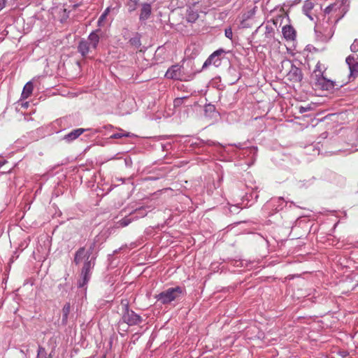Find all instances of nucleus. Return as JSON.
<instances>
[{
  "instance_id": "f257e3e1",
  "label": "nucleus",
  "mask_w": 358,
  "mask_h": 358,
  "mask_svg": "<svg viewBox=\"0 0 358 358\" xmlns=\"http://www.w3.org/2000/svg\"><path fill=\"white\" fill-rule=\"evenodd\" d=\"M109 233L107 230L102 231L95 237L94 242L103 243L107 239ZM94 245L95 243H93L88 250H86L85 248H80L75 254L74 263L76 265H79L83 261H84V264L80 273V279L78 280V283L79 287H84L91 278V271L94 266L95 258L93 257H90V255Z\"/></svg>"
},
{
  "instance_id": "f03ea898",
  "label": "nucleus",
  "mask_w": 358,
  "mask_h": 358,
  "mask_svg": "<svg viewBox=\"0 0 358 358\" xmlns=\"http://www.w3.org/2000/svg\"><path fill=\"white\" fill-rule=\"evenodd\" d=\"M310 83L315 90H329L334 87H342L349 83L348 78H341V76H337L334 80L326 79L323 76V71L320 69L319 64L310 76Z\"/></svg>"
},
{
  "instance_id": "7ed1b4c3",
  "label": "nucleus",
  "mask_w": 358,
  "mask_h": 358,
  "mask_svg": "<svg viewBox=\"0 0 358 358\" xmlns=\"http://www.w3.org/2000/svg\"><path fill=\"white\" fill-rule=\"evenodd\" d=\"M185 289L180 286L170 287L156 294L155 298L162 305L170 304L172 301L180 299L184 295Z\"/></svg>"
},
{
  "instance_id": "20e7f679",
  "label": "nucleus",
  "mask_w": 358,
  "mask_h": 358,
  "mask_svg": "<svg viewBox=\"0 0 358 358\" xmlns=\"http://www.w3.org/2000/svg\"><path fill=\"white\" fill-rule=\"evenodd\" d=\"M280 73L287 80L292 83L301 81L303 77L301 71L289 59L283 60L281 62Z\"/></svg>"
},
{
  "instance_id": "39448f33",
  "label": "nucleus",
  "mask_w": 358,
  "mask_h": 358,
  "mask_svg": "<svg viewBox=\"0 0 358 358\" xmlns=\"http://www.w3.org/2000/svg\"><path fill=\"white\" fill-rule=\"evenodd\" d=\"M121 305L122 306V313L120 322L129 326L138 325L142 322V317L134 311L129 309L127 300L122 299L121 301Z\"/></svg>"
},
{
  "instance_id": "423d86ee",
  "label": "nucleus",
  "mask_w": 358,
  "mask_h": 358,
  "mask_svg": "<svg viewBox=\"0 0 358 358\" xmlns=\"http://www.w3.org/2000/svg\"><path fill=\"white\" fill-rule=\"evenodd\" d=\"M317 40L322 42H328L334 34V26L328 22L317 24L315 27Z\"/></svg>"
},
{
  "instance_id": "0eeeda50",
  "label": "nucleus",
  "mask_w": 358,
  "mask_h": 358,
  "mask_svg": "<svg viewBox=\"0 0 358 358\" xmlns=\"http://www.w3.org/2000/svg\"><path fill=\"white\" fill-rule=\"evenodd\" d=\"M345 62L350 70V75L344 78H348L350 81L351 78L354 80L358 76V55H350L346 57Z\"/></svg>"
},
{
  "instance_id": "6e6552de",
  "label": "nucleus",
  "mask_w": 358,
  "mask_h": 358,
  "mask_svg": "<svg viewBox=\"0 0 358 358\" xmlns=\"http://www.w3.org/2000/svg\"><path fill=\"white\" fill-rule=\"evenodd\" d=\"M224 52V50L220 49L212 53L208 58L206 60L203 65V68H206L210 65L219 66L221 64V59L220 56Z\"/></svg>"
},
{
  "instance_id": "1a4fd4ad",
  "label": "nucleus",
  "mask_w": 358,
  "mask_h": 358,
  "mask_svg": "<svg viewBox=\"0 0 358 358\" xmlns=\"http://www.w3.org/2000/svg\"><path fill=\"white\" fill-rule=\"evenodd\" d=\"M182 76L181 66L179 65H173L167 70L165 74L167 78L173 80H181Z\"/></svg>"
},
{
  "instance_id": "9d476101",
  "label": "nucleus",
  "mask_w": 358,
  "mask_h": 358,
  "mask_svg": "<svg viewBox=\"0 0 358 358\" xmlns=\"http://www.w3.org/2000/svg\"><path fill=\"white\" fill-rule=\"evenodd\" d=\"M284 38L287 41H293L296 39V31L291 25H285L282 29Z\"/></svg>"
},
{
  "instance_id": "9b49d317",
  "label": "nucleus",
  "mask_w": 358,
  "mask_h": 358,
  "mask_svg": "<svg viewBox=\"0 0 358 358\" xmlns=\"http://www.w3.org/2000/svg\"><path fill=\"white\" fill-rule=\"evenodd\" d=\"M92 49L90 43L87 40L82 39L78 46V52L83 57H86L90 50Z\"/></svg>"
},
{
  "instance_id": "f8f14e48",
  "label": "nucleus",
  "mask_w": 358,
  "mask_h": 358,
  "mask_svg": "<svg viewBox=\"0 0 358 358\" xmlns=\"http://www.w3.org/2000/svg\"><path fill=\"white\" fill-rule=\"evenodd\" d=\"M152 8L151 5L148 3H144L141 5V13L139 19L141 20H145L149 18L151 15Z\"/></svg>"
},
{
  "instance_id": "ddd939ff",
  "label": "nucleus",
  "mask_w": 358,
  "mask_h": 358,
  "mask_svg": "<svg viewBox=\"0 0 358 358\" xmlns=\"http://www.w3.org/2000/svg\"><path fill=\"white\" fill-rule=\"evenodd\" d=\"M87 130V129L82 128L74 129L68 134L65 135L64 139L68 142L73 141L76 140L77 138H78L81 134L84 133V131Z\"/></svg>"
},
{
  "instance_id": "4468645a",
  "label": "nucleus",
  "mask_w": 358,
  "mask_h": 358,
  "mask_svg": "<svg viewBox=\"0 0 358 358\" xmlns=\"http://www.w3.org/2000/svg\"><path fill=\"white\" fill-rule=\"evenodd\" d=\"M99 31V30L98 29L92 31L88 36L87 41L90 43L92 49H96L99 44L100 39V37L97 34Z\"/></svg>"
},
{
  "instance_id": "2eb2a0df",
  "label": "nucleus",
  "mask_w": 358,
  "mask_h": 358,
  "mask_svg": "<svg viewBox=\"0 0 358 358\" xmlns=\"http://www.w3.org/2000/svg\"><path fill=\"white\" fill-rule=\"evenodd\" d=\"M33 90H34L33 83L31 81L27 83L23 88V90H22V94H21V98L23 99H26L29 98L31 95V94L33 92Z\"/></svg>"
},
{
  "instance_id": "dca6fc26",
  "label": "nucleus",
  "mask_w": 358,
  "mask_h": 358,
  "mask_svg": "<svg viewBox=\"0 0 358 358\" xmlns=\"http://www.w3.org/2000/svg\"><path fill=\"white\" fill-rule=\"evenodd\" d=\"M71 311V304L70 303H66L62 308V325H66L68 323L69 315Z\"/></svg>"
},
{
  "instance_id": "f3484780",
  "label": "nucleus",
  "mask_w": 358,
  "mask_h": 358,
  "mask_svg": "<svg viewBox=\"0 0 358 358\" xmlns=\"http://www.w3.org/2000/svg\"><path fill=\"white\" fill-rule=\"evenodd\" d=\"M199 17V13L197 11L194 10L192 8H189L187 10V21L191 23L195 22Z\"/></svg>"
},
{
  "instance_id": "a211bd4d",
  "label": "nucleus",
  "mask_w": 358,
  "mask_h": 358,
  "mask_svg": "<svg viewBox=\"0 0 358 358\" xmlns=\"http://www.w3.org/2000/svg\"><path fill=\"white\" fill-rule=\"evenodd\" d=\"M341 6H342V3H332V4L329 5V6H327L324 9V13L325 14H330L331 13H336L338 10H340Z\"/></svg>"
},
{
  "instance_id": "6ab92c4d",
  "label": "nucleus",
  "mask_w": 358,
  "mask_h": 358,
  "mask_svg": "<svg viewBox=\"0 0 358 358\" xmlns=\"http://www.w3.org/2000/svg\"><path fill=\"white\" fill-rule=\"evenodd\" d=\"M138 4V0H129L127 3V6L128 8V11L129 13H132L136 10L137 6Z\"/></svg>"
},
{
  "instance_id": "aec40b11",
  "label": "nucleus",
  "mask_w": 358,
  "mask_h": 358,
  "mask_svg": "<svg viewBox=\"0 0 358 358\" xmlns=\"http://www.w3.org/2000/svg\"><path fill=\"white\" fill-rule=\"evenodd\" d=\"M42 357L52 358L50 355H47L45 348L39 345L38 348V351H37V357L36 358H42Z\"/></svg>"
},
{
  "instance_id": "412c9836",
  "label": "nucleus",
  "mask_w": 358,
  "mask_h": 358,
  "mask_svg": "<svg viewBox=\"0 0 358 358\" xmlns=\"http://www.w3.org/2000/svg\"><path fill=\"white\" fill-rule=\"evenodd\" d=\"M131 45L138 48L141 45L140 40L137 38H132L129 40Z\"/></svg>"
},
{
  "instance_id": "4be33fe9",
  "label": "nucleus",
  "mask_w": 358,
  "mask_h": 358,
  "mask_svg": "<svg viewBox=\"0 0 358 358\" xmlns=\"http://www.w3.org/2000/svg\"><path fill=\"white\" fill-rule=\"evenodd\" d=\"M350 50L353 52L358 51V40L355 39L352 44L350 45Z\"/></svg>"
},
{
  "instance_id": "5701e85b",
  "label": "nucleus",
  "mask_w": 358,
  "mask_h": 358,
  "mask_svg": "<svg viewBox=\"0 0 358 358\" xmlns=\"http://www.w3.org/2000/svg\"><path fill=\"white\" fill-rule=\"evenodd\" d=\"M225 36L229 39H231L232 38V36H233V32H232V30L231 29H225Z\"/></svg>"
},
{
  "instance_id": "b1692460",
  "label": "nucleus",
  "mask_w": 358,
  "mask_h": 358,
  "mask_svg": "<svg viewBox=\"0 0 358 358\" xmlns=\"http://www.w3.org/2000/svg\"><path fill=\"white\" fill-rule=\"evenodd\" d=\"M106 17L105 16V15L101 14L98 20V26H99V27L103 26V22L106 20Z\"/></svg>"
},
{
  "instance_id": "393cba45",
  "label": "nucleus",
  "mask_w": 358,
  "mask_h": 358,
  "mask_svg": "<svg viewBox=\"0 0 358 358\" xmlns=\"http://www.w3.org/2000/svg\"><path fill=\"white\" fill-rule=\"evenodd\" d=\"M310 109L309 107H303V106H300L299 107V112L301 113H305L306 111H308V110Z\"/></svg>"
},
{
  "instance_id": "a878e982",
  "label": "nucleus",
  "mask_w": 358,
  "mask_h": 358,
  "mask_svg": "<svg viewBox=\"0 0 358 358\" xmlns=\"http://www.w3.org/2000/svg\"><path fill=\"white\" fill-rule=\"evenodd\" d=\"M6 0H0V10H1L6 5Z\"/></svg>"
},
{
  "instance_id": "bb28decb",
  "label": "nucleus",
  "mask_w": 358,
  "mask_h": 358,
  "mask_svg": "<svg viewBox=\"0 0 358 358\" xmlns=\"http://www.w3.org/2000/svg\"><path fill=\"white\" fill-rule=\"evenodd\" d=\"M110 12V8L108 7L105 10L104 12L102 13V15H105L106 17H107V15H108Z\"/></svg>"
},
{
  "instance_id": "cd10ccee",
  "label": "nucleus",
  "mask_w": 358,
  "mask_h": 358,
  "mask_svg": "<svg viewBox=\"0 0 358 358\" xmlns=\"http://www.w3.org/2000/svg\"><path fill=\"white\" fill-rule=\"evenodd\" d=\"M306 6H308V8H312V3L311 2H306Z\"/></svg>"
},
{
  "instance_id": "c85d7f7f",
  "label": "nucleus",
  "mask_w": 358,
  "mask_h": 358,
  "mask_svg": "<svg viewBox=\"0 0 358 358\" xmlns=\"http://www.w3.org/2000/svg\"><path fill=\"white\" fill-rule=\"evenodd\" d=\"M7 162L6 160H3V162H0V168L6 163Z\"/></svg>"
},
{
  "instance_id": "c756f323",
  "label": "nucleus",
  "mask_w": 358,
  "mask_h": 358,
  "mask_svg": "<svg viewBox=\"0 0 358 358\" xmlns=\"http://www.w3.org/2000/svg\"><path fill=\"white\" fill-rule=\"evenodd\" d=\"M129 222V221H124L122 224H128Z\"/></svg>"
},
{
  "instance_id": "7c9ffc66",
  "label": "nucleus",
  "mask_w": 358,
  "mask_h": 358,
  "mask_svg": "<svg viewBox=\"0 0 358 358\" xmlns=\"http://www.w3.org/2000/svg\"><path fill=\"white\" fill-rule=\"evenodd\" d=\"M115 137H120V136L119 134H115Z\"/></svg>"
},
{
  "instance_id": "2f4dec72",
  "label": "nucleus",
  "mask_w": 358,
  "mask_h": 358,
  "mask_svg": "<svg viewBox=\"0 0 358 358\" xmlns=\"http://www.w3.org/2000/svg\"><path fill=\"white\" fill-rule=\"evenodd\" d=\"M102 358H105V356H103Z\"/></svg>"
},
{
  "instance_id": "473e14b6",
  "label": "nucleus",
  "mask_w": 358,
  "mask_h": 358,
  "mask_svg": "<svg viewBox=\"0 0 358 358\" xmlns=\"http://www.w3.org/2000/svg\"><path fill=\"white\" fill-rule=\"evenodd\" d=\"M42 358H45V357H42Z\"/></svg>"
}]
</instances>
